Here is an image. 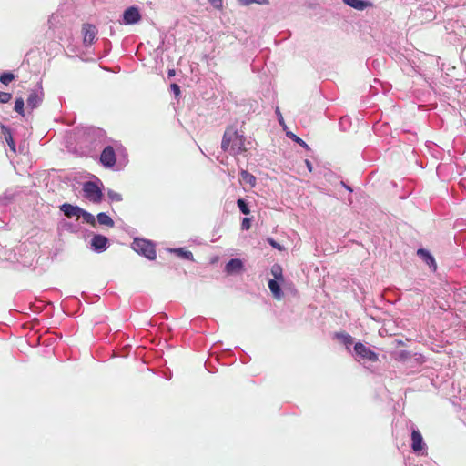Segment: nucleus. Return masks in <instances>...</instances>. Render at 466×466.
<instances>
[{
  "mask_svg": "<svg viewBox=\"0 0 466 466\" xmlns=\"http://www.w3.org/2000/svg\"><path fill=\"white\" fill-rule=\"evenodd\" d=\"M245 136L235 127H228L223 135L221 148L232 156L239 155L247 150L245 147Z\"/></svg>",
  "mask_w": 466,
  "mask_h": 466,
  "instance_id": "nucleus-1",
  "label": "nucleus"
},
{
  "mask_svg": "<svg viewBox=\"0 0 466 466\" xmlns=\"http://www.w3.org/2000/svg\"><path fill=\"white\" fill-rule=\"evenodd\" d=\"M106 132L103 129L95 127L85 128L81 142L86 148L85 153L93 156L106 144Z\"/></svg>",
  "mask_w": 466,
  "mask_h": 466,
  "instance_id": "nucleus-2",
  "label": "nucleus"
},
{
  "mask_svg": "<svg viewBox=\"0 0 466 466\" xmlns=\"http://www.w3.org/2000/svg\"><path fill=\"white\" fill-rule=\"evenodd\" d=\"M132 248L138 254L146 257L149 260L156 259V250L152 242L142 239L135 238L132 243Z\"/></svg>",
  "mask_w": 466,
  "mask_h": 466,
  "instance_id": "nucleus-3",
  "label": "nucleus"
},
{
  "mask_svg": "<svg viewBox=\"0 0 466 466\" xmlns=\"http://www.w3.org/2000/svg\"><path fill=\"white\" fill-rule=\"evenodd\" d=\"M354 353L357 360H363L375 362L379 360V355L361 342H357L354 345Z\"/></svg>",
  "mask_w": 466,
  "mask_h": 466,
  "instance_id": "nucleus-4",
  "label": "nucleus"
},
{
  "mask_svg": "<svg viewBox=\"0 0 466 466\" xmlns=\"http://www.w3.org/2000/svg\"><path fill=\"white\" fill-rule=\"evenodd\" d=\"M83 192L84 197L93 203H99L102 200V191L95 182L84 183Z\"/></svg>",
  "mask_w": 466,
  "mask_h": 466,
  "instance_id": "nucleus-5",
  "label": "nucleus"
},
{
  "mask_svg": "<svg viewBox=\"0 0 466 466\" xmlns=\"http://www.w3.org/2000/svg\"><path fill=\"white\" fill-rule=\"evenodd\" d=\"M100 164L106 168H113L116 163V150L113 146H105L99 157Z\"/></svg>",
  "mask_w": 466,
  "mask_h": 466,
  "instance_id": "nucleus-6",
  "label": "nucleus"
},
{
  "mask_svg": "<svg viewBox=\"0 0 466 466\" xmlns=\"http://www.w3.org/2000/svg\"><path fill=\"white\" fill-rule=\"evenodd\" d=\"M411 430V449L415 453L423 454L426 450V444L419 429L413 424L410 425Z\"/></svg>",
  "mask_w": 466,
  "mask_h": 466,
  "instance_id": "nucleus-7",
  "label": "nucleus"
},
{
  "mask_svg": "<svg viewBox=\"0 0 466 466\" xmlns=\"http://www.w3.org/2000/svg\"><path fill=\"white\" fill-rule=\"evenodd\" d=\"M44 91L40 84L31 89L26 100L27 106L31 109L38 107L43 102Z\"/></svg>",
  "mask_w": 466,
  "mask_h": 466,
  "instance_id": "nucleus-8",
  "label": "nucleus"
},
{
  "mask_svg": "<svg viewBox=\"0 0 466 466\" xmlns=\"http://www.w3.org/2000/svg\"><path fill=\"white\" fill-rule=\"evenodd\" d=\"M140 20L141 14L139 9L135 5H132L124 11L120 23L122 25H128L137 24Z\"/></svg>",
  "mask_w": 466,
  "mask_h": 466,
  "instance_id": "nucleus-9",
  "label": "nucleus"
},
{
  "mask_svg": "<svg viewBox=\"0 0 466 466\" xmlns=\"http://www.w3.org/2000/svg\"><path fill=\"white\" fill-rule=\"evenodd\" d=\"M108 239L102 235H95L91 240L92 249L96 252H103L107 248Z\"/></svg>",
  "mask_w": 466,
  "mask_h": 466,
  "instance_id": "nucleus-10",
  "label": "nucleus"
},
{
  "mask_svg": "<svg viewBox=\"0 0 466 466\" xmlns=\"http://www.w3.org/2000/svg\"><path fill=\"white\" fill-rule=\"evenodd\" d=\"M60 210L64 213V215L69 218L76 217L80 218L82 208L78 206H74L69 203H64L60 206Z\"/></svg>",
  "mask_w": 466,
  "mask_h": 466,
  "instance_id": "nucleus-11",
  "label": "nucleus"
},
{
  "mask_svg": "<svg viewBox=\"0 0 466 466\" xmlns=\"http://www.w3.org/2000/svg\"><path fill=\"white\" fill-rule=\"evenodd\" d=\"M84 33V44L86 46L91 45L97 34V30L95 25H85L83 27Z\"/></svg>",
  "mask_w": 466,
  "mask_h": 466,
  "instance_id": "nucleus-12",
  "label": "nucleus"
},
{
  "mask_svg": "<svg viewBox=\"0 0 466 466\" xmlns=\"http://www.w3.org/2000/svg\"><path fill=\"white\" fill-rule=\"evenodd\" d=\"M243 268V263L238 258H231L225 267V270L228 274L238 273Z\"/></svg>",
  "mask_w": 466,
  "mask_h": 466,
  "instance_id": "nucleus-13",
  "label": "nucleus"
},
{
  "mask_svg": "<svg viewBox=\"0 0 466 466\" xmlns=\"http://www.w3.org/2000/svg\"><path fill=\"white\" fill-rule=\"evenodd\" d=\"M417 254L420 258L422 259L430 268H432L433 270H436L437 266L435 259L428 250L420 248L418 249Z\"/></svg>",
  "mask_w": 466,
  "mask_h": 466,
  "instance_id": "nucleus-14",
  "label": "nucleus"
},
{
  "mask_svg": "<svg viewBox=\"0 0 466 466\" xmlns=\"http://www.w3.org/2000/svg\"><path fill=\"white\" fill-rule=\"evenodd\" d=\"M343 2L349 6L360 11L371 5L370 3L364 0H343Z\"/></svg>",
  "mask_w": 466,
  "mask_h": 466,
  "instance_id": "nucleus-15",
  "label": "nucleus"
},
{
  "mask_svg": "<svg viewBox=\"0 0 466 466\" xmlns=\"http://www.w3.org/2000/svg\"><path fill=\"white\" fill-rule=\"evenodd\" d=\"M1 128H2V134L4 136L5 140L6 141L7 145H8V147H10V149L13 152H15V144L13 139L11 130L5 126H2Z\"/></svg>",
  "mask_w": 466,
  "mask_h": 466,
  "instance_id": "nucleus-16",
  "label": "nucleus"
},
{
  "mask_svg": "<svg viewBox=\"0 0 466 466\" xmlns=\"http://www.w3.org/2000/svg\"><path fill=\"white\" fill-rule=\"evenodd\" d=\"M268 288L276 299H279L283 296L281 288L277 280L269 279Z\"/></svg>",
  "mask_w": 466,
  "mask_h": 466,
  "instance_id": "nucleus-17",
  "label": "nucleus"
},
{
  "mask_svg": "<svg viewBox=\"0 0 466 466\" xmlns=\"http://www.w3.org/2000/svg\"><path fill=\"white\" fill-rule=\"evenodd\" d=\"M97 221L100 225L114 227L113 219L105 212H100L97 214Z\"/></svg>",
  "mask_w": 466,
  "mask_h": 466,
  "instance_id": "nucleus-18",
  "label": "nucleus"
},
{
  "mask_svg": "<svg viewBox=\"0 0 466 466\" xmlns=\"http://www.w3.org/2000/svg\"><path fill=\"white\" fill-rule=\"evenodd\" d=\"M335 337L339 339V341L343 343L348 350L353 344V338L349 334L336 333Z\"/></svg>",
  "mask_w": 466,
  "mask_h": 466,
  "instance_id": "nucleus-19",
  "label": "nucleus"
},
{
  "mask_svg": "<svg viewBox=\"0 0 466 466\" xmlns=\"http://www.w3.org/2000/svg\"><path fill=\"white\" fill-rule=\"evenodd\" d=\"M240 178L243 182L248 184L251 187H254L256 184V177L247 170H242L240 172Z\"/></svg>",
  "mask_w": 466,
  "mask_h": 466,
  "instance_id": "nucleus-20",
  "label": "nucleus"
},
{
  "mask_svg": "<svg viewBox=\"0 0 466 466\" xmlns=\"http://www.w3.org/2000/svg\"><path fill=\"white\" fill-rule=\"evenodd\" d=\"M171 252L177 254L178 257L187 259V260H193V254L192 252L186 250L184 248H173L170 249Z\"/></svg>",
  "mask_w": 466,
  "mask_h": 466,
  "instance_id": "nucleus-21",
  "label": "nucleus"
},
{
  "mask_svg": "<svg viewBox=\"0 0 466 466\" xmlns=\"http://www.w3.org/2000/svg\"><path fill=\"white\" fill-rule=\"evenodd\" d=\"M83 218V222L86 223V224H89L93 227L96 226V218L94 217V215H92L91 213L86 211L85 209L82 208V212H81V216Z\"/></svg>",
  "mask_w": 466,
  "mask_h": 466,
  "instance_id": "nucleus-22",
  "label": "nucleus"
},
{
  "mask_svg": "<svg viewBox=\"0 0 466 466\" xmlns=\"http://www.w3.org/2000/svg\"><path fill=\"white\" fill-rule=\"evenodd\" d=\"M271 274L274 276L275 278V280L277 281H282L283 280V275H282V268L278 265V264H275L272 266L271 268Z\"/></svg>",
  "mask_w": 466,
  "mask_h": 466,
  "instance_id": "nucleus-23",
  "label": "nucleus"
},
{
  "mask_svg": "<svg viewBox=\"0 0 466 466\" xmlns=\"http://www.w3.org/2000/svg\"><path fill=\"white\" fill-rule=\"evenodd\" d=\"M25 101L22 97H17L15 101L14 109L21 116L25 115Z\"/></svg>",
  "mask_w": 466,
  "mask_h": 466,
  "instance_id": "nucleus-24",
  "label": "nucleus"
},
{
  "mask_svg": "<svg viewBox=\"0 0 466 466\" xmlns=\"http://www.w3.org/2000/svg\"><path fill=\"white\" fill-rule=\"evenodd\" d=\"M286 135L288 137L291 138L293 141H295L296 143H298L299 146L303 147L304 148H306V149L309 148L308 144L303 139H301L300 137H299L292 132L289 131L286 133Z\"/></svg>",
  "mask_w": 466,
  "mask_h": 466,
  "instance_id": "nucleus-25",
  "label": "nucleus"
},
{
  "mask_svg": "<svg viewBox=\"0 0 466 466\" xmlns=\"http://www.w3.org/2000/svg\"><path fill=\"white\" fill-rule=\"evenodd\" d=\"M237 205H238L239 210L241 211V213H243L244 215H248L250 213V209H249L247 202L243 198L238 199Z\"/></svg>",
  "mask_w": 466,
  "mask_h": 466,
  "instance_id": "nucleus-26",
  "label": "nucleus"
},
{
  "mask_svg": "<svg viewBox=\"0 0 466 466\" xmlns=\"http://www.w3.org/2000/svg\"><path fill=\"white\" fill-rule=\"evenodd\" d=\"M14 78H15V76L12 73L5 72L0 76V82L3 85L7 86L9 83H11L14 80Z\"/></svg>",
  "mask_w": 466,
  "mask_h": 466,
  "instance_id": "nucleus-27",
  "label": "nucleus"
},
{
  "mask_svg": "<svg viewBox=\"0 0 466 466\" xmlns=\"http://www.w3.org/2000/svg\"><path fill=\"white\" fill-rule=\"evenodd\" d=\"M15 198V193L10 191H5L3 196L0 197V204L6 205L10 201H12Z\"/></svg>",
  "mask_w": 466,
  "mask_h": 466,
  "instance_id": "nucleus-28",
  "label": "nucleus"
},
{
  "mask_svg": "<svg viewBox=\"0 0 466 466\" xmlns=\"http://www.w3.org/2000/svg\"><path fill=\"white\" fill-rule=\"evenodd\" d=\"M107 197H108V199L112 202H120L123 199L121 194H119L112 189L107 190Z\"/></svg>",
  "mask_w": 466,
  "mask_h": 466,
  "instance_id": "nucleus-29",
  "label": "nucleus"
},
{
  "mask_svg": "<svg viewBox=\"0 0 466 466\" xmlns=\"http://www.w3.org/2000/svg\"><path fill=\"white\" fill-rule=\"evenodd\" d=\"M238 3L241 5H249L251 4H258V5H268V0H238Z\"/></svg>",
  "mask_w": 466,
  "mask_h": 466,
  "instance_id": "nucleus-30",
  "label": "nucleus"
},
{
  "mask_svg": "<svg viewBox=\"0 0 466 466\" xmlns=\"http://www.w3.org/2000/svg\"><path fill=\"white\" fill-rule=\"evenodd\" d=\"M11 98L12 95L10 93L0 91V103L6 104L11 100Z\"/></svg>",
  "mask_w": 466,
  "mask_h": 466,
  "instance_id": "nucleus-31",
  "label": "nucleus"
},
{
  "mask_svg": "<svg viewBox=\"0 0 466 466\" xmlns=\"http://www.w3.org/2000/svg\"><path fill=\"white\" fill-rule=\"evenodd\" d=\"M208 2L216 9L222 8V0H208Z\"/></svg>",
  "mask_w": 466,
  "mask_h": 466,
  "instance_id": "nucleus-32",
  "label": "nucleus"
},
{
  "mask_svg": "<svg viewBox=\"0 0 466 466\" xmlns=\"http://www.w3.org/2000/svg\"><path fill=\"white\" fill-rule=\"evenodd\" d=\"M250 228V219L248 218H244L241 223V228L243 230H248Z\"/></svg>",
  "mask_w": 466,
  "mask_h": 466,
  "instance_id": "nucleus-33",
  "label": "nucleus"
},
{
  "mask_svg": "<svg viewBox=\"0 0 466 466\" xmlns=\"http://www.w3.org/2000/svg\"><path fill=\"white\" fill-rule=\"evenodd\" d=\"M171 87V90L176 94V95H178L180 93V88H179V86L177 85V84H171L170 86Z\"/></svg>",
  "mask_w": 466,
  "mask_h": 466,
  "instance_id": "nucleus-34",
  "label": "nucleus"
},
{
  "mask_svg": "<svg viewBox=\"0 0 466 466\" xmlns=\"http://www.w3.org/2000/svg\"><path fill=\"white\" fill-rule=\"evenodd\" d=\"M276 113L279 116V124L281 126H284V120H283L282 115L280 114L279 108H277Z\"/></svg>",
  "mask_w": 466,
  "mask_h": 466,
  "instance_id": "nucleus-35",
  "label": "nucleus"
},
{
  "mask_svg": "<svg viewBox=\"0 0 466 466\" xmlns=\"http://www.w3.org/2000/svg\"><path fill=\"white\" fill-rule=\"evenodd\" d=\"M270 244L272 247L278 248L279 250H281V246L273 239L270 240Z\"/></svg>",
  "mask_w": 466,
  "mask_h": 466,
  "instance_id": "nucleus-36",
  "label": "nucleus"
},
{
  "mask_svg": "<svg viewBox=\"0 0 466 466\" xmlns=\"http://www.w3.org/2000/svg\"><path fill=\"white\" fill-rule=\"evenodd\" d=\"M305 163H306V166H307L309 171H312V164H311V162L307 159V160H305Z\"/></svg>",
  "mask_w": 466,
  "mask_h": 466,
  "instance_id": "nucleus-37",
  "label": "nucleus"
},
{
  "mask_svg": "<svg viewBox=\"0 0 466 466\" xmlns=\"http://www.w3.org/2000/svg\"><path fill=\"white\" fill-rule=\"evenodd\" d=\"M341 184L343 185V187L348 189L349 191H352V189L350 188V187L347 186L344 182H341Z\"/></svg>",
  "mask_w": 466,
  "mask_h": 466,
  "instance_id": "nucleus-38",
  "label": "nucleus"
},
{
  "mask_svg": "<svg viewBox=\"0 0 466 466\" xmlns=\"http://www.w3.org/2000/svg\"><path fill=\"white\" fill-rule=\"evenodd\" d=\"M174 74H175L174 70H169V72H168L169 76H174Z\"/></svg>",
  "mask_w": 466,
  "mask_h": 466,
  "instance_id": "nucleus-39",
  "label": "nucleus"
}]
</instances>
